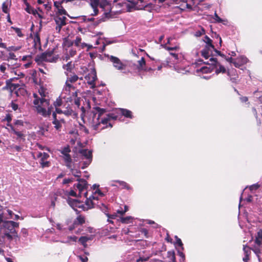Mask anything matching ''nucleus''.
<instances>
[{
  "mask_svg": "<svg viewBox=\"0 0 262 262\" xmlns=\"http://www.w3.org/2000/svg\"><path fill=\"white\" fill-rule=\"evenodd\" d=\"M92 113L91 126L94 130L98 132L108 127H112L113 125L109 122L111 120H117L119 115L126 118H133L132 112L125 108H119L115 112L107 113V109L95 106L93 107Z\"/></svg>",
  "mask_w": 262,
  "mask_h": 262,
  "instance_id": "nucleus-1",
  "label": "nucleus"
},
{
  "mask_svg": "<svg viewBox=\"0 0 262 262\" xmlns=\"http://www.w3.org/2000/svg\"><path fill=\"white\" fill-rule=\"evenodd\" d=\"M38 93L41 98H39L36 94H33V97L35 98L33 104L36 106V111L38 113L44 117L50 116L51 114L52 107H49L50 100L46 99L48 95L47 89L41 86L38 90Z\"/></svg>",
  "mask_w": 262,
  "mask_h": 262,
  "instance_id": "nucleus-2",
  "label": "nucleus"
},
{
  "mask_svg": "<svg viewBox=\"0 0 262 262\" xmlns=\"http://www.w3.org/2000/svg\"><path fill=\"white\" fill-rule=\"evenodd\" d=\"M4 230V235L0 237L1 238H7L9 241H11L13 239H19L16 228H18L19 223L15 222L12 221H4L2 225Z\"/></svg>",
  "mask_w": 262,
  "mask_h": 262,
  "instance_id": "nucleus-3",
  "label": "nucleus"
},
{
  "mask_svg": "<svg viewBox=\"0 0 262 262\" xmlns=\"http://www.w3.org/2000/svg\"><path fill=\"white\" fill-rule=\"evenodd\" d=\"M18 78H10L6 81V86L4 88L9 90L11 92H14L17 96H25L27 94L26 90L24 88V85H20L18 83H13Z\"/></svg>",
  "mask_w": 262,
  "mask_h": 262,
  "instance_id": "nucleus-4",
  "label": "nucleus"
},
{
  "mask_svg": "<svg viewBox=\"0 0 262 262\" xmlns=\"http://www.w3.org/2000/svg\"><path fill=\"white\" fill-rule=\"evenodd\" d=\"M87 83L91 85V88L94 89L96 87L95 81L97 79L96 71L93 68L91 73H89L85 77Z\"/></svg>",
  "mask_w": 262,
  "mask_h": 262,
  "instance_id": "nucleus-5",
  "label": "nucleus"
},
{
  "mask_svg": "<svg viewBox=\"0 0 262 262\" xmlns=\"http://www.w3.org/2000/svg\"><path fill=\"white\" fill-rule=\"evenodd\" d=\"M83 195L85 198H86V200L85 201V205L87 206V207H85L83 205H80L78 206V208H82L84 211L88 210V209H91L94 208V204L93 202V200H97L98 198L95 197L93 195L90 196V198L88 199L87 198L88 196V192L86 191L83 193Z\"/></svg>",
  "mask_w": 262,
  "mask_h": 262,
  "instance_id": "nucleus-6",
  "label": "nucleus"
},
{
  "mask_svg": "<svg viewBox=\"0 0 262 262\" xmlns=\"http://www.w3.org/2000/svg\"><path fill=\"white\" fill-rule=\"evenodd\" d=\"M78 183L74 185V187H76L79 191L78 196L81 197L83 191L86 190L88 187V184L86 180L83 179H78Z\"/></svg>",
  "mask_w": 262,
  "mask_h": 262,
  "instance_id": "nucleus-7",
  "label": "nucleus"
},
{
  "mask_svg": "<svg viewBox=\"0 0 262 262\" xmlns=\"http://www.w3.org/2000/svg\"><path fill=\"white\" fill-rule=\"evenodd\" d=\"M67 18L65 16H56L54 17V20L56 24V30L59 33L62 26L66 25V20Z\"/></svg>",
  "mask_w": 262,
  "mask_h": 262,
  "instance_id": "nucleus-8",
  "label": "nucleus"
},
{
  "mask_svg": "<svg viewBox=\"0 0 262 262\" xmlns=\"http://www.w3.org/2000/svg\"><path fill=\"white\" fill-rule=\"evenodd\" d=\"M103 11L104 14L107 16L111 11V5L107 0H100L99 6Z\"/></svg>",
  "mask_w": 262,
  "mask_h": 262,
  "instance_id": "nucleus-9",
  "label": "nucleus"
},
{
  "mask_svg": "<svg viewBox=\"0 0 262 262\" xmlns=\"http://www.w3.org/2000/svg\"><path fill=\"white\" fill-rule=\"evenodd\" d=\"M139 5H138V3L136 1L134 0L132 2H125L123 4V6L128 12H131L135 10H138V7H139Z\"/></svg>",
  "mask_w": 262,
  "mask_h": 262,
  "instance_id": "nucleus-10",
  "label": "nucleus"
},
{
  "mask_svg": "<svg viewBox=\"0 0 262 262\" xmlns=\"http://www.w3.org/2000/svg\"><path fill=\"white\" fill-rule=\"evenodd\" d=\"M100 0H90V5L93 9V13H92V16H95L98 14V7L99 6Z\"/></svg>",
  "mask_w": 262,
  "mask_h": 262,
  "instance_id": "nucleus-11",
  "label": "nucleus"
},
{
  "mask_svg": "<svg viewBox=\"0 0 262 262\" xmlns=\"http://www.w3.org/2000/svg\"><path fill=\"white\" fill-rule=\"evenodd\" d=\"M70 101L71 102H73L78 107H79L80 105V98L77 96V91L73 93L71 96H70Z\"/></svg>",
  "mask_w": 262,
  "mask_h": 262,
  "instance_id": "nucleus-12",
  "label": "nucleus"
},
{
  "mask_svg": "<svg viewBox=\"0 0 262 262\" xmlns=\"http://www.w3.org/2000/svg\"><path fill=\"white\" fill-rule=\"evenodd\" d=\"M80 154L86 160H92V151L86 149H83L79 150Z\"/></svg>",
  "mask_w": 262,
  "mask_h": 262,
  "instance_id": "nucleus-13",
  "label": "nucleus"
},
{
  "mask_svg": "<svg viewBox=\"0 0 262 262\" xmlns=\"http://www.w3.org/2000/svg\"><path fill=\"white\" fill-rule=\"evenodd\" d=\"M34 47L36 49H41L40 39L39 33L36 32L34 36Z\"/></svg>",
  "mask_w": 262,
  "mask_h": 262,
  "instance_id": "nucleus-14",
  "label": "nucleus"
},
{
  "mask_svg": "<svg viewBox=\"0 0 262 262\" xmlns=\"http://www.w3.org/2000/svg\"><path fill=\"white\" fill-rule=\"evenodd\" d=\"M41 60L49 62H54L55 61V58L52 57V53H43L41 55Z\"/></svg>",
  "mask_w": 262,
  "mask_h": 262,
  "instance_id": "nucleus-15",
  "label": "nucleus"
},
{
  "mask_svg": "<svg viewBox=\"0 0 262 262\" xmlns=\"http://www.w3.org/2000/svg\"><path fill=\"white\" fill-rule=\"evenodd\" d=\"M154 7L155 6L152 4L148 3L144 6L140 5L139 7H138V10H144L148 12H151Z\"/></svg>",
  "mask_w": 262,
  "mask_h": 262,
  "instance_id": "nucleus-16",
  "label": "nucleus"
},
{
  "mask_svg": "<svg viewBox=\"0 0 262 262\" xmlns=\"http://www.w3.org/2000/svg\"><path fill=\"white\" fill-rule=\"evenodd\" d=\"M215 67H201L200 69H196V72L199 73L200 72L202 73H211L214 69Z\"/></svg>",
  "mask_w": 262,
  "mask_h": 262,
  "instance_id": "nucleus-17",
  "label": "nucleus"
},
{
  "mask_svg": "<svg viewBox=\"0 0 262 262\" xmlns=\"http://www.w3.org/2000/svg\"><path fill=\"white\" fill-rule=\"evenodd\" d=\"M255 244L259 247L262 245V230L260 229L257 233L255 240Z\"/></svg>",
  "mask_w": 262,
  "mask_h": 262,
  "instance_id": "nucleus-18",
  "label": "nucleus"
},
{
  "mask_svg": "<svg viewBox=\"0 0 262 262\" xmlns=\"http://www.w3.org/2000/svg\"><path fill=\"white\" fill-rule=\"evenodd\" d=\"M7 125L10 127L12 132L17 136L18 138H21L24 137V134L21 132L16 130L11 124H7Z\"/></svg>",
  "mask_w": 262,
  "mask_h": 262,
  "instance_id": "nucleus-19",
  "label": "nucleus"
},
{
  "mask_svg": "<svg viewBox=\"0 0 262 262\" xmlns=\"http://www.w3.org/2000/svg\"><path fill=\"white\" fill-rule=\"evenodd\" d=\"M176 71L178 73H181L182 74H186L189 71L186 69L189 67H173Z\"/></svg>",
  "mask_w": 262,
  "mask_h": 262,
  "instance_id": "nucleus-20",
  "label": "nucleus"
},
{
  "mask_svg": "<svg viewBox=\"0 0 262 262\" xmlns=\"http://www.w3.org/2000/svg\"><path fill=\"white\" fill-rule=\"evenodd\" d=\"M237 62L241 65H244L249 63V60L245 56H240L237 59Z\"/></svg>",
  "mask_w": 262,
  "mask_h": 262,
  "instance_id": "nucleus-21",
  "label": "nucleus"
},
{
  "mask_svg": "<svg viewBox=\"0 0 262 262\" xmlns=\"http://www.w3.org/2000/svg\"><path fill=\"white\" fill-rule=\"evenodd\" d=\"M67 76H68L67 80L70 81V83L75 82L79 78L78 76L75 74H67Z\"/></svg>",
  "mask_w": 262,
  "mask_h": 262,
  "instance_id": "nucleus-22",
  "label": "nucleus"
},
{
  "mask_svg": "<svg viewBox=\"0 0 262 262\" xmlns=\"http://www.w3.org/2000/svg\"><path fill=\"white\" fill-rule=\"evenodd\" d=\"M116 182L118 183L120 186L122 187V188L126 189L127 190H132V187L125 182L117 180L115 181Z\"/></svg>",
  "mask_w": 262,
  "mask_h": 262,
  "instance_id": "nucleus-23",
  "label": "nucleus"
},
{
  "mask_svg": "<svg viewBox=\"0 0 262 262\" xmlns=\"http://www.w3.org/2000/svg\"><path fill=\"white\" fill-rule=\"evenodd\" d=\"M85 223V218L84 216L80 215H78L76 221H74V224L75 225H82Z\"/></svg>",
  "mask_w": 262,
  "mask_h": 262,
  "instance_id": "nucleus-24",
  "label": "nucleus"
},
{
  "mask_svg": "<svg viewBox=\"0 0 262 262\" xmlns=\"http://www.w3.org/2000/svg\"><path fill=\"white\" fill-rule=\"evenodd\" d=\"M204 41L207 44L206 48H211L214 49V47L212 43V40L208 36H205Z\"/></svg>",
  "mask_w": 262,
  "mask_h": 262,
  "instance_id": "nucleus-25",
  "label": "nucleus"
},
{
  "mask_svg": "<svg viewBox=\"0 0 262 262\" xmlns=\"http://www.w3.org/2000/svg\"><path fill=\"white\" fill-rule=\"evenodd\" d=\"M176 239V246H179L181 248L182 251L184 250L183 244L181 239L179 238L177 235L174 236Z\"/></svg>",
  "mask_w": 262,
  "mask_h": 262,
  "instance_id": "nucleus-26",
  "label": "nucleus"
},
{
  "mask_svg": "<svg viewBox=\"0 0 262 262\" xmlns=\"http://www.w3.org/2000/svg\"><path fill=\"white\" fill-rule=\"evenodd\" d=\"M109 59L113 63H116L117 64H120V66H122V63L120 62V59L116 57L111 56L110 57H109Z\"/></svg>",
  "mask_w": 262,
  "mask_h": 262,
  "instance_id": "nucleus-27",
  "label": "nucleus"
},
{
  "mask_svg": "<svg viewBox=\"0 0 262 262\" xmlns=\"http://www.w3.org/2000/svg\"><path fill=\"white\" fill-rule=\"evenodd\" d=\"M132 220H133V217L130 216L120 218V221L123 224H128L130 223Z\"/></svg>",
  "mask_w": 262,
  "mask_h": 262,
  "instance_id": "nucleus-28",
  "label": "nucleus"
},
{
  "mask_svg": "<svg viewBox=\"0 0 262 262\" xmlns=\"http://www.w3.org/2000/svg\"><path fill=\"white\" fill-rule=\"evenodd\" d=\"M37 157L41 158L40 161H44L47 160L49 157V155L46 152H39L37 155Z\"/></svg>",
  "mask_w": 262,
  "mask_h": 262,
  "instance_id": "nucleus-29",
  "label": "nucleus"
},
{
  "mask_svg": "<svg viewBox=\"0 0 262 262\" xmlns=\"http://www.w3.org/2000/svg\"><path fill=\"white\" fill-rule=\"evenodd\" d=\"M73 43H74V45L77 47H81V45L82 43L81 42V37H80L79 36H77L76 37V39L72 42H71L72 45Z\"/></svg>",
  "mask_w": 262,
  "mask_h": 262,
  "instance_id": "nucleus-30",
  "label": "nucleus"
},
{
  "mask_svg": "<svg viewBox=\"0 0 262 262\" xmlns=\"http://www.w3.org/2000/svg\"><path fill=\"white\" fill-rule=\"evenodd\" d=\"M76 49H74L73 48H71L69 50L67 55L66 57L67 60H68V58H69V56L73 57L76 54Z\"/></svg>",
  "mask_w": 262,
  "mask_h": 262,
  "instance_id": "nucleus-31",
  "label": "nucleus"
},
{
  "mask_svg": "<svg viewBox=\"0 0 262 262\" xmlns=\"http://www.w3.org/2000/svg\"><path fill=\"white\" fill-rule=\"evenodd\" d=\"M71 152V149L70 146L69 145L66 147H63L61 150H60V152L64 155H68Z\"/></svg>",
  "mask_w": 262,
  "mask_h": 262,
  "instance_id": "nucleus-32",
  "label": "nucleus"
},
{
  "mask_svg": "<svg viewBox=\"0 0 262 262\" xmlns=\"http://www.w3.org/2000/svg\"><path fill=\"white\" fill-rule=\"evenodd\" d=\"M89 238L86 236H81L79 239V242L84 246V247L86 246V242L88 241Z\"/></svg>",
  "mask_w": 262,
  "mask_h": 262,
  "instance_id": "nucleus-33",
  "label": "nucleus"
},
{
  "mask_svg": "<svg viewBox=\"0 0 262 262\" xmlns=\"http://www.w3.org/2000/svg\"><path fill=\"white\" fill-rule=\"evenodd\" d=\"M53 124L54 125V127L56 130H60L61 127V123H60V120H53Z\"/></svg>",
  "mask_w": 262,
  "mask_h": 262,
  "instance_id": "nucleus-34",
  "label": "nucleus"
},
{
  "mask_svg": "<svg viewBox=\"0 0 262 262\" xmlns=\"http://www.w3.org/2000/svg\"><path fill=\"white\" fill-rule=\"evenodd\" d=\"M71 171L72 173V174L75 176V177H77L79 179L81 177V171L77 169H74L72 168H71Z\"/></svg>",
  "mask_w": 262,
  "mask_h": 262,
  "instance_id": "nucleus-35",
  "label": "nucleus"
},
{
  "mask_svg": "<svg viewBox=\"0 0 262 262\" xmlns=\"http://www.w3.org/2000/svg\"><path fill=\"white\" fill-rule=\"evenodd\" d=\"M78 203V201L75 199H71L68 200V204L72 207L76 206L78 207L79 206L77 205Z\"/></svg>",
  "mask_w": 262,
  "mask_h": 262,
  "instance_id": "nucleus-36",
  "label": "nucleus"
},
{
  "mask_svg": "<svg viewBox=\"0 0 262 262\" xmlns=\"http://www.w3.org/2000/svg\"><path fill=\"white\" fill-rule=\"evenodd\" d=\"M11 29L15 31V33L19 37H21L24 36V34L21 33L20 29L14 27H11Z\"/></svg>",
  "mask_w": 262,
  "mask_h": 262,
  "instance_id": "nucleus-37",
  "label": "nucleus"
},
{
  "mask_svg": "<svg viewBox=\"0 0 262 262\" xmlns=\"http://www.w3.org/2000/svg\"><path fill=\"white\" fill-rule=\"evenodd\" d=\"M251 249L247 245H244L243 250L245 255L250 256Z\"/></svg>",
  "mask_w": 262,
  "mask_h": 262,
  "instance_id": "nucleus-38",
  "label": "nucleus"
},
{
  "mask_svg": "<svg viewBox=\"0 0 262 262\" xmlns=\"http://www.w3.org/2000/svg\"><path fill=\"white\" fill-rule=\"evenodd\" d=\"M138 72H141L142 71H147L151 70V69L149 67L148 68V67H136V69Z\"/></svg>",
  "mask_w": 262,
  "mask_h": 262,
  "instance_id": "nucleus-39",
  "label": "nucleus"
},
{
  "mask_svg": "<svg viewBox=\"0 0 262 262\" xmlns=\"http://www.w3.org/2000/svg\"><path fill=\"white\" fill-rule=\"evenodd\" d=\"M202 55L206 59H207L209 56V48H205L202 51Z\"/></svg>",
  "mask_w": 262,
  "mask_h": 262,
  "instance_id": "nucleus-40",
  "label": "nucleus"
},
{
  "mask_svg": "<svg viewBox=\"0 0 262 262\" xmlns=\"http://www.w3.org/2000/svg\"><path fill=\"white\" fill-rule=\"evenodd\" d=\"M168 256L170 258L172 262H176V257L173 251H168L167 252Z\"/></svg>",
  "mask_w": 262,
  "mask_h": 262,
  "instance_id": "nucleus-41",
  "label": "nucleus"
},
{
  "mask_svg": "<svg viewBox=\"0 0 262 262\" xmlns=\"http://www.w3.org/2000/svg\"><path fill=\"white\" fill-rule=\"evenodd\" d=\"M57 12L59 15H66L69 16L66 10L62 6H61V7L57 10Z\"/></svg>",
  "mask_w": 262,
  "mask_h": 262,
  "instance_id": "nucleus-42",
  "label": "nucleus"
},
{
  "mask_svg": "<svg viewBox=\"0 0 262 262\" xmlns=\"http://www.w3.org/2000/svg\"><path fill=\"white\" fill-rule=\"evenodd\" d=\"M252 250L254 251V252L256 254L257 256L258 257V259H260V254L261 253L259 247H254L253 249H252Z\"/></svg>",
  "mask_w": 262,
  "mask_h": 262,
  "instance_id": "nucleus-43",
  "label": "nucleus"
},
{
  "mask_svg": "<svg viewBox=\"0 0 262 262\" xmlns=\"http://www.w3.org/2000/svg\"><path fill=\"white\" fill-rule=\"evenodd\" d=\"M66 88L65 89L66 91H70L71 89L73 90L75 89V87L71 84L70 82L67 80L66 82Z\"/></svg>",
  "mask_w": 262,
  "mask_h": 262,
  "instance_id": "nucleus-44",
  "label": "nucleus"
},
{
  "mask_svg": "<svg viewBox=\"0 0 262 262\" xmlns=\"http://www.w3.org/2000/svg\"><path fill=\"white\" fill-rule=\"evenodd\" d=\"M62 100L61 99V98L60 97H59L58 98H57L56 99V100L54 102V105L57 107H58V106H60L62 105Z\"/></svg>",
  "mask_w": 262,
  "mask_h": 262,
  "instance_id": "nucleus-45",
  "label": "nucleus"
},
{
  "mask_svg": "<svg viewBox=\"0 0 262 262\" xmlns=\"http://www.w3.org/2000/svg\"><path fill=\"white\" fill-rule=\"evenodd\" d=\"M226 72V70L225 67H219V69H216L215 70V73L216 74H218L220 73H225Z\"/></svg>",
  "mask_w": 262,
  "mask_h": 262,
  "instance_id": "nucleus-46",
  "label": "nucleus"
},
{
  "mask_svg": "<svg viewBox=\"0 0 262 262\" xmlns=\"http://www.w3.org/2000/svg\"><path fill=\"white\" fill-rule=\"evenodd\" d=\"M63 2H64V0H62L61 2L55 1L54 2V6L57 9V10H58L61 7V6H62V4Z\"/></svg>",
  "mask_w": 262,
  "mask_h": 262,
  "instance_id": "nucleus-47",
  "label": "nucleus"
},
{
  "mask_svg": "<svg viewBox=\"0 0 262 262\" xmlns=\"http://www.w3.org/2000/svg\"><path fill=\"white\" fill-rule=\"evenodd\" d=\"M40 164L42 168L50 166V162L49 161H45V160L40 161Z\"/></svg>",
  "mask_w": 262,
  "mask_h": 262,
  "instance_id": "nucleus-48",
  "label": "nucleus"
},
{
  "mask_svg": "<svg viewBox=\"0 0 262 262\" xmlns=\"http://www.w3.org/2000/svg\"><path fill=\"white\" fill-rule=\"evenodd\" d=\"M64 160L65 162H69L71 163L72 162V159L71 157L70 154L66 155L64 156Z\"/></svg>",
  "mask_w": 262,
  "mask_h": 262,
  "instance_id": "nucleus-49",
  "label": "nucleus"
},
{
  "mask_svg": "<svg viewBox=\"0 0 262 262\" xmlns=\"http://www.w3.org/2000/svg\"><path fill=\"white\" fill-rule=\"evenodd\" d=\"M26 10L29 13H32V14H35L36 13H37L36 10H34L33 9H32L29 7H27L26 9Z\"/></svg>",
  "mask_w": 262,
  "mask_h": 262,
  "instance_id": "nucleus-50",
  "label": "nucleus"
},
{
  "mask_svg": "<svg viewBox=\"0 0 262 262\" xmlns=\"http://www.w3.org/2000/svg\"><path fill=\"white\" fill-rule=\"evenodd\" d=\"M2 10H3V11L5 13H8V5L5 2V3H3V5H2Z\"/></svg>",
  "mask_w": 262,
  "mask_h": 262,
  "instance_id": "nucleus-51",
  "label": "nucleus"
},
{
  "mask_svg": "<svg viewBox=\"0 0 262 262\" xmlns=\"http://www.w3.org/2000/svg\"><path fill=\"white\" fill-rule=\"evenodd\" d=\"M92 160H87V161L83 162V165L81 167L82 169H84L91 163Z\"/></svg>",
  "mask_w": 262,
  "mask_h": 262,
  "instance_id": "nucleus-52",
  "label": "nucleus"
},
{
  "mask_svg": "<svg viewBox=\"0 0 262 262\" xmlns=\"http://www.w3.org/2000/svg\"><path fill=\"white\" fill-rule=\"evenodd\" d=\"M10 106L14 111H16L18 108V106L17 104L12 101L10 103Z\"/></svg>",
  "mask_w": 262,
  "mask_h": 262,
  "instance_id": "nucleus-53",
  "label": "nucleus"
},
{
  "mask_svg": "<svg viewBox=\"0 0 262 262\" xmlns=\"http://www.w3.org/2000/svg\"><path fill=\"white\" fill-rule=\"evenodd\" d=\"M5 120L7 121V124H10V122L12 120V116L10 114H8L6 116Z\"/></svg>",
  "mask_w": 262,
  "mask_h": 262,
  "instance_id": "nucleus-54",
  "label": "nucleus"
},
{
  "mask_svg": "<svg viewBox=\"0 0 262 262\" xmlns=\"http://www.w3.org/2000/svg\"><path fill=\"white\" fill-rule=\"evenodd\" d=\"M73 113V111L72 109H67L65 111H63V114H65L67 116H70L72 115Z\"/></svg>",
  "mask_w": 262,
  "mask_h": 262,
  "instance_id": "nucleus-55",
  "label": "nucleus"
},
{
  "mask_svg": "<svg viewBox=\"0 0 262 262\" xmlns=\"http://www.w3.org/2000/svg\"><path fill=\"white\" fill-rule=\"evenodd\" d=\"M214 19L217 23H222L223 21V20L217 15L216 12L214 13Z\"/></svg>",
  "mask_w": 262,
  "mask_h": 262,
  "instance_id": "nucleus-56",
  "label": "nucleus"
},
{
  "mask_svg": "<svg viewBox=\"0 0 262 262\" xmlns=\"http://www.w3.org/2000/svg\"><path fill=\"white\" fill-rule=\"evenodd\" d=\"M141 232L142 234H143L146 237H148V231L145 228H142L141 230Z\"/></svg>",
  "mask_w": 262,
  "mask_h": 262,
  "instance_id": "nucleus-57",
  "label": "nucleus"
},
{
  "mask_svg": "<svg viewBox=\"0 0 262 262\" xmlns=\"http://www.w3.org/2000/svg\"><path fill=\"white\" fill-rule=\"evenodd\" d=\"M21 234L24 237H26L28 234L27 229H26V228H23L21 230Z\"/></svg>",
  "mask_w": 262,
  "mask_h": 262,
  "instance_id": "nucleus-58",
  "label": "nucleus"
},
{
  "mask_svg": "<svg viewBox=\"0 0 262 262\" xmlns=\"http://www.w3.org/2000/svg\"><path fill=\"white\" fill-rule=\"evenodd\" d=\"M178 253L179 255L181 257L182 261H184L185 259V254H184V253L179 250H178Z\"/></svg>",
  "mask_w": 262,
  "mask_h": 262,
  "instance_id": "nucleus-59",
  "label": "nucleus"
},
{
  "mask_svg": "<svg viewBox=\"0 0 262 262\" xmlns=\"http://www.w3.org/2000/svg\"><path fill=\"white\" fill-rule=\"evenodd\" d=\"M11 148L14 149L15 150H16L17 151H18V152L21 151V149H22V148L20 146H18V145H13L11 146Z\"/></svg>",
  "mask_w": 262,
  "mask_h": 262,
  "instance_id": "nucleus-60",
  "label": "nucleus"
},
{
  "mask_svg": "<svg viewBox=\"0 0 262 262\" xmlns=\"http://www.w3.org/2000/svg\"><path fill=\"white\" fill-rule=\"evenodd\" d=\"M14 124L15 125L23 126L24 122H23V121H22L21 120H16L14 122Z\"/></svg>",
  "mask_w": 262,
  "mask_h": 262,
  "instance_id": "nucleus-61",
  "label": "nucleus"
},
{
  "mask_svg": "<svg viewBox=\"0 0 262 262\" xmlns=\"http://www.w3.org/2000/svg\"><path fill=\"white\" fill-rule=\"evenodd\" d=\"M73 181V179H64L63 180L62 184H67L70 183H71Z\"/></svg>",
  "mask_w": 262,
  "mask_h": 262,
  "instance_id": "nucleus-62",
  "label": "nucleus"
},
{
  "mask_svg": "<svg viewBox=\"0 0 262 262\" xmlns=\"http://www.w3.org/2000/svg\"><path fill=\"white\" fill-rule=\"evenodd\" d=\"M81 47L82 48H84L85 47H88V49L90 50V49L93 48V46L92 45H88L85 43H83L81 45Z\"/></svg>",
  "mask_w": 262,
  "mask_h": 262,
  "instance_id": "nucleus-63",
  "label": "nucleus"
},
{
  "mask_svg": "<svg viewBox=\"0 0 262 262\" xmlns=\"http://www.w3.org/2000/svg\"><path fill=\"white\" fill-rule=\"evenodd\" d=\"M204 33H205V30L203 29H202L201 30V31H198L195 32V36H200Z\"/></svg>",
  "mask_w": 262,
  "mask_h": 262,
  "instance_id": "nucleus-64",
  "label": "nucleus"
}]
</instances>
